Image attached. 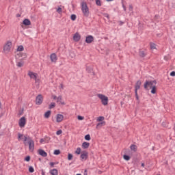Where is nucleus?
Listing matches in <instances>:
<instances>
[{"instance_id": "f704fd0d", "label": "nucleus", "mask_w": 175, "mask_h": 175, "mask_svg": "<svg viewBox=\"0 0 175 175\" xmlns=\"http://www.w3.org/2000/svg\"><path fill=\"white\" fill-rule=\"evenodd\" d=\"M24 65V63L23 62H18L16 66H18V68H21V66H23Z\"/></svg>"}, {"instance_id": "79ce46f5", "label": "nucleus", "mask_w": 175, "mask_h": 175, "mask_svg": "<svg viewBox=\"0 0 175 175\" xmlns=\"http://www.w3.org/2000/svg\"><path fill=\"white\" fill-rule=\"evenodd\" d=\"M135 94L136 100L139 101V94H137V92H136V90L135 91Z\"/></svg>"}, {"instance_id": "20e7f679", "label": "nucleus", "mask_w": 175, "mask_h": 175, "mask_svg": "<svg viewBox=\"0 0 175 175\" xmlns=\"http://www.w3.org/2000/svg\"><path fill=\"white\" fill-rule=\"evenodd\" d=\"M3 51L5 54H9L12 51V42L8 41L3 46Z\"/></svg>"}, {"instance_id": "a19ab883", "label": "nucleus", "mask_w": 175, "mask_h": 175, "mask_svg": "<svg viewBox=\"0 0 175 175\" xmlns=\"http://www.w3.org/2000/svg\"><path fill=\"white\" fill-rule=\"evenodd\" d=\"M57 13H62V8H61L60 7H59V8L57 9Z\"/></svg>"}, {"instance_id": "c756f323", "label": "nucleus", "mask_w": 175, "mask_h": 175, "mask_svg": "<svg viewBox=\"0 0 175 175\" xmlns=\"http://www.w3.org/2000/svg\"><path fill=\"white\" fill-rule=\"evenodd\" d=\"M123 158H124V159H125V161H129V159H131V157L126 154H124L123 156Z\"/></svg>"}, {"instance_id": "49530a36", "label": "nucleus", "mask_w": 175, "mask_h": 175, "mask_svg": "<svg viewBox=\"0 0 175 175\" xmlns=\"http://www.w3.org/2000/svg\"><path fill=\"white\" fill-rule=\"evenodd\" d=\"M170 76L174 77L175 76V72L174 71L171 72Z\"/></svg>"}, {"instance_id": "9d476101", "label": "nucleus", "mask_w": 175, "mask_h": 175, "mask_svg": "<svg viewBox=\"0 0 175 175\" xmlns=\"http://www.w3.org/2000/svg\"><path fill=\"white\" fill-rule=\"evenodd\" d=\"M18 140H23V142H28V137H27V136L23 135V134H21V133H18Z\"/></svg>"}, {"instance_id": "72a5a7b5", "label": "nucleus", "mask_w": 175, "mask_h": 175, "mask_svg": "<svg viewBox=\"0 0 175 175\" xmlns=\"http://www.w3.org/2000/svg\"><path fill=\"white\" fill-rule=\"evenodd\" d=\"M96 4L97 6H102V3L100 2V0H96Z\"/></svg>"}, {"instance_id": "f03ea898", "label": "nucleus", "mask_w": 175, "mask_h": 175, "mask_svg": "<svg viewBox=\"0 0 175 175\" xmlns=\"http://www.w3.org/2000/svg\"><path fill=\"white\" fill-rule=\"evenodd\" d=\"M81 10L83 17L90 16V8H88V5H87V3L85 1H82L81 3Z\"/></svg>"}, {"instance_id": "864d4df0", "label": "nucleus", "mask_w": 175, "mask_h": 175, "mask_svg": "<svg viewBox=\"0 0 175 175\" xmlns=\"http://www.w3.org/2000/svg\"><path fill=\"white\" fill-rule=\"evenodd\" d=\"M83 175H87V170H85V172H84Z\"/></svg>"}, {"instance_id": "a211bd4d", "label": "nucleus", "mask_w": 175, "mask_h": 175, "mask_svg": "<svg viewBox=\"0 0 175 175\" xmlns=\"http://www.w3.org/2000/svg\"><path fill=\"white\" fill-rule=\"evenodd\" d=\"M49 140H50V138L46 137V138H42L40 140V143H41L42 144H44L46 143L49 142Z\"/></svg>"}, {"instance_id": "9b49d317", "label": "nucleus", "mask_w": 175, "mask_h": 175, "mask_svg": "<svg viewBox=\"0 0 175 175\" xmlns=\"http://www.w3.org/2000/svg\"><path fill=\"white\" fill-rule=\"evenodd\" d=\"M38 152L39 155H41V157H43L44 158H46V157H47V152L43 150V149H39L38 150Z\"/></svg>"}, {"instance_id": "aec40b11", "label": "nucleus", "mask_w": 175, "mask_h": 175, "mask_svg": "<svg viewBox=\"0 0 175 175\" xmlns=\"http://www.w3.org/2000/svg\"><path fill=\"white\" fill-rule=\"evenodd\" d=\"M50 173L51 175H58V170H57L56 169H53L50 171Z\"/></svg>"}, {"instance_id": "de8ad7c7", "label": "nucleus", "mask_w": 175, "mask_h": 175, "mask_svg": "<svg viewBox=\"0 0 175 175\" xmlns=\"http://www.w3.org/2000/svg\"><path fill=\"white\" fill-rule=\"evenodd\" d=\"M59 88L62 89V90H64V85L60 84Z\"/></svg>"}, {"instance_id": "1a4fd4ad", "label": "nucleus", "mask_w": 175, "mask_h": 175, "mask_svg": "<svg viewBox=\"0 0 175 175\" xmlns=\"http://www.w3.org/2000/svg\"><path fill=\"white\" fill-rule=\"evenodd\" d=\"M87 158H88V152L84 151L81 154V161H87Z\"/></svg>"}, {"instance_id": "4d7b16f0", "label": "nucleus", "mask_w": 175, "mask_h": 175, "mask_svg": "<svg viewBox=\"0 0 175 175\" xmlns=\"http://www.w3.org/2000/svg\"><path fill=\"white\" fill-rule=\"evenodd\" d=\"M107 2H111V1H113V0H107Z\"/></svg>"}, {"instance_id": "603ef678", "label": "nucleus", "mask_w": 175, "mask_h": 175, "mask_svg": "<svg viewBox=\"0 0 175 175\" xmlns=\"http://www.w3.org/2000/svg\"><path fill=\"white\" fill-rule=\"evenodd\" d=\"M50 165L53 167V166H54V163L51 162V163H50Z\"/></svg>"}, {"instance_id": "39448f33", "label": "nucleus", "mask_w": 175, "mask_h": 175, "mask_svg": "<svg viewBox=\"0 0 175 175\" xmlns=\"http://www.w3.org/2000/svg\"><path fill=\"white\" fill-rule=\"evenodd\" d=\"M27 143L29 144V150L31 151V152H32L35 148V142L33 140H32V139L29 137L27 139Z\"/></svg>"}, {"instance_id": "6ab92c4d", "label": "nucleus", "mask_w": 175, "mask_h": 175, "mask_svg": "<svg viewBox=\"0 0 175 175\" xmlns=\"http://www.w3.org/2000/svg\"><path fill=\"white\" fill-rule=\"evenodd\" d=\"M88 147H90V143H88V142H83L82 144V148L85 149V148H88Z\"/></svg>"}, {"instance_id": "bb28decb", "label": "nucleus", "mask_w": 175, "mask_h": 175, "mask_svg": "<svg viewBox=\"0 0 175 175\" xmlns=\"http://www.w3.org/2000/svg\"><path fill=\"white\" fill-rule=\"evenodd\" d=\"M53 154L54 155H59L61 154V151L59 150H55Z\"/></svg>"}, {"instance_id": "58836bf2", "label": "nucleus", "mask_w": 175, "mask_h": 175, "mask_svg": "<svg viewBox=\"0 0 175 175\" xmlns=\"http://www.w3.org/2000/svg\"><path fill=\"white\" fill-rule=\"evenodd\" d=\"M77 119H78L79 121H83V120H84V116H78Z\"/></svg>"}, {"instance_id": "7c9ffc66", "label": "nucleus", "mask_w": 175, "mask_h": 175, "mask_svg": "<svg viewBox=\"0 0 175 175\" xmlns=\"http://www.w3.org/2000/svg\"><path fill=\"white\" fill-rule=\"evenodd\" d=\"M139 55L140 57H146V53L144 51H139Z\"/></svg>"}, {"instance_id": "f3484780", "label": "nucleus", "mask_w": 175, "mask_h": 175, "mask_svg": "<svg viewBox=\"0 0 175 175\" xmlns=\"http://www.w3.org/2000/svg\"><path fill=\"white\" fill-rule=\"evenodd\" d=\"M57 103H60V105H65V102L62 101V96H59L57 98Z\"/></svg>"}, {"instance_id": "412c9836", "label": "nucleus", "mask_w": 175, "mask_h": 175, "mask_svg": "<svg viewBox=\"0 0 175 175\" xmlns=\"http://www.w3.org/2000/svg\"><path fill=\"white\" fill-rule=\"evenodd\" d=\"M23 24L24 25H31V21H29V19H25L23 21Z\"/></svg>"}, {"instance_id": "4c0bfd02", "label": "nucleus", "mask_w": 175, "mask_h": 175, "mask_svg": "<svg viewBox=\"0 0 175 175\" xmlns=\"http://www.w3.org/2000/svg\"><path fill=\"white\" fill-rule=\"evenodd\" d=\"M25 161H26V162H29V161H31V157L27 156V157L25 158Z\"/></svg>"}, {"instance_id": "393cba45", "label": "nucleus", "mask_w": 175, "mask_h": 175, "mask_svg": "<svg viewBox=\"0 0 175 175\" xmlns=\"http://www.w3.org/2000/svg\"><path fill=\"white\" fill-rule=\"evenodd\" d=\"M81 152V148H77L76 151H75V154H77L78 155H80Z\"/></svg>"}, {"instance_id": "b1692460", "label": "nucleus", "mask_w": 175, "mask_h": 175, "mask_svg": "<svg viewBox=\"0 0 175 175\" xmlns=\"http://www.w3.org/2000/svg\"><path fill=\"white\" fill-rule=\"evenodd\" d=\"M150 49L152 50H155V49H157V45L155 44H154V43H151L150 44Z\"/></svg>"}, {"instance_id": "7ed1b4c3", "label": "nucleus", "mask_w": 175, "mask_h": 175, "mask_svg": "<svg viewBox=\"0 0 175 175\" xmlns=\"http://www.w3.org/2000/svg\"><path fill=\"white\" fill-rule=\"evenodd\" d=\"M97 96L100 99L101 103L103 106H107V105H109V98L107 96L102 94H97Z\"/></svg>"}, {"instance_id": "2f4dec72", "label": "nucleus", "mask_w": 175, "mask_h": 175, "mask_svg": "<svg viewBox=\"0 0 175 175\" xmlns=\"http://www.w3.org/2000/svg\"><path fill=\"white\" fill-rule=\"evenodd\" d=\"M85 139L88 141L91 140V135H90V134H88L85 136Z\"/></svg>"}, {"instance_id": "a878e982", "label": "nucleus", "mask_w": 175, "mask_h": 175, "mask_svg": "<svg viewBox=\"0 0 175 175\" xmlns=\"http://www.w3.org/2000/svg\"><path fill=\"white\" fill-rule=\"evenodd\" d=\"M23 50H24V46H23V45H20L17 48V51H23Z\"/></svg>"}, {"instance_id": "2eb2a0df", "label": "nucleus", "mask_w": 175, "mask_h": 175, "mask_svg": "<svg viewBox=\"0 0 175 175\" xmlns=\"http://www.w3.org/2000/svg\"><path fill=\"white\" fill-rule=\"evenodd\" d=\"M140 85H142V81H137L135 84V91H136V92H137L138 90H140Z\"/></svg>"}, {"instance_id": "c85d7f7f", "label": "nucleus", "mask_w": 175, "mask_h": 175, "mask_svg": "<svg viewBox=\"0 0 175 175\" xmlns=\"http://www.w3.org/2000/svg\"><path fill=\"white\" fill-rule=\"evenodd\" d=\"M72 159H73V154L69 153L68 155V161H72Z\"/></svg>"}, {"instance_id": "ddd939ff", "label": "nucleus", "mask_w": 175, "mask_h": 175, "mask_svg": "<svg viewBox=\"0 0 175 175\" xmlns=\"http://www.w3.org/2000/svg\"><path fill=\"white\" fill-rule=\"evenodd\" d=\"M64 120V116L61 114H57L56 117V121L57 122H61Z\"/></svg>"}, {"instance_id": "dca6fc26", "label": "nucleus", "mask_w": 175, "mask_h": 175, "mask_svg": "<svg viewBox=\"0 0 175 175\" xmlns=\"http://www.w3.org/2000/svg\"><path fill=\"white\" fill-rule=\"evenodd\" d=\"M51 61L52 62H57V55H55V53L51 55Z\"/></svg>"}, {"instance_id": "c03bdc74", "label": "nucleus", "mask_w": 175, "mask_h": 175, "mask_svg": "<svg viewBox=\"0 0 175 175\" xmlns=\"http://www.w3.org/2000/svg\"><path fill=\"white\" fill-rule=\"evenodd\" d=\"M86 70H88L90 73H91V72H92V68L90 67H87Z\"/></svg>"}, {"instance_id": "13d9d810", "label": "nucleus", "mask_w": 175, "mask_h": 175, "mask_svg": "<svg viewBox=\"0 0 175 175\" xmlns=\"http://www.w3.org/2000/svg\"><path fill=\"white\" fill-rule=\"evenodd\" d=\"M42 175H44V172H42Z\"/></svg>"}, {"instance_id": "5701e85b", "label": "nucleus", "mask_w": 175, "mask_h": 175, "mask_svg": "<svg viewBox=\"0 0 175 175\" xmlns=\"http://www.w3.org/2000/svg\"><path fill=\"white\" fill-rule=\"evenodd\" d=\"M137 147L136 146V145H131V151H134L135 152L137 150Z\"/></svg>"}, {"instance_id": "37998d69", "label": "nucleus", "mask_w": 175, "mask_h": 175, "mask_svg": "<svg viewBox=\"0 0 175 175\" xmlns=\"http://www.w3.org/2000/svg\"><path fill=\"white\" fill-rule=\"evenodd\" d=\"M62 133V130H59L56 132V135H57V136H59V135H61Z\"/></svg>"}, {"instance_id": "a18cd8bd", "label": "nucleus", "mask_w": 175, "mask_h": 175, "mask_svg": "<svg viewBox=\"0 0 175 175\" xmlns=\"http://www.w3.org/2000/svg\"><path fill=\"white\" fill-rule=\"evenodd\" d=\"M122 8L124 12H126V7L125 6V5L122 4Z\"/></svg>"}, {"instance_id": "6e6d98bb", "label": "nucleus", "mask_w": 175, "mask_h": 175, "mask_svg": "<svg viewBox=\"0 0 175 175\" xmlns=\"http://www.w3.org/2000/svg\"><path fill=\"white\" fill-rule=\"evenodd\" d=\"M2 109V104L0 103V109Z\"/></svg>"}, {"instance_id": "e433bc0d", "label": "nucleus", "mask_w": 175, "mask_h": 175, "mask_svg": "<svg viewBox=\"0 0 175 175\" xmlns=\"http://www.w3.org/2000/svg\"><path fill=\"white\" fill-rule=\"evenodd\" d=\"M105 122H101L100 123H98L96 126H103V125H105Z\"/></svg>"}, {"instance_id": "ea45409f", "label": "nucleus", "mask_w": 175, "mask_h": 175, "mask_svg": "<svg viewBox=\"0 0 175 175\" xmlns=\"http://www.w3.org/2000/svg\"><path fill=\"white\" fill-rule=\"evenodd\" d=\"M71 20H72V21H75V20H76V15L75 14H72L70 16Z\"/></svg>"}, {"instance_id": "6e6552de", "label": "nucleus", "mask_w": 175, "mask_h": 175, "mask_svg": "<svg viewBox=\"0 0 175 175\" xmlns=\"http://www.w3.org/2000/svg\"><path fill=\"white\" fill-rule=\"evenodd\" d=\"M36 105H42L43 103V96L41 94L38 95L36 98Z\"/></svg>"}, {"instance_id": "c9c22d12", "label": "nucleus", "mask_w": 175, "mask_h": 175, "mask_svg": "<svg viewBox=\"0 0 175 175\" xmlns=\"http://www.w3.org/2000/svg\"><path fill=\"white\" fill-rule=\"evenodd\" d=\"M103 120H105V117L103 116H100L97 118V121L98 122L103 121Z\"/></svg>"}, {"instance_id": "4be33fe9", "label": "nucleus", "mask_w": 175, "mask_h": 175, "mask_svg": "<svg viewBox=\"0 0 175 175\" xmlns=\"http://www.w3.org/2000/svg\"><path fill=\"white\" fill-rule=\"evenodd\" d=\"M51 115V111H47L44 113V117H45V118H49Z\"/></svg>"}, {"instance_id": "bf43d9fd", "label": "nucleus", "mask_w": 175, "mask_h": 175, "mask_svg": "<svg viewBox=\"0 0 175 175\" xmlns=\"http://www.w3.org/2000/svg\"><path fill=\"white\" fill-rule=\"evenodd\" d=\"M77 175H81V174H77Z\"/></svg>"}, {"instance_id": "4468645a", "label": "nucleus", "mask_w": 175, "mask_h": 175, "mask_svg": "<svg viewBox=\"0 0 175 175\" xmlns=\"http://www.w3.org/2000/svg\"><path fill=\"white\" fill-rule=\"evenodd\" d=\"M81 36L80 34H79V33H76L74 36H73V40H75V42H79V40H80Z\"/></svg>"}, {"instance_id": "473e14b6", "label": "nucleus", "mask_w": 175, "mask_h": 175, "mask_svg": "<svg viewBox=\"0 0 175 175\" xmlns=\"http://www.w3.org/2000/svg\"><path fill=\"white\" fill-rule=\"evenodd\" d=\"M29 172L30 173H33V172H35V170L33 169V167L30 166V167H29Z\"/></svg>"}, {"instance_id": "0eeeda50", "label": "nucleus", "mask_w": 175, "mask_h": 175, "mask_svg": "<svg viewBox=\"0 0 175 175\" xmlns=\"http://www.w3.org/2000/svg\"><path fill=\"white\" fill-rule=\"evenodd\" d=\"M28 76L30 77V79H32L33 80H35L36 81H38V74H36L32 71H29Z\"/></svg>"}, {"instance_id": "423d86ee", "label": "nucleus", "mask_w": 175, "mask_h": 175, "mask_svg": "<svg viewBox=\"0 0 175 175\" xmlns=\"http://www.w3.org/2000/svg\"><path fill=\"white\" fill-rule=\"evenodd\" d=\"M27 124V120H25V117H22L18 122V125L21 128H24L25 124Z\"/></svg>"}, {"instance_id": "3c124183", "label": "nucleus", "mask_w": 175, "mask_h": 175, "mask_svg": "<svg viewBox=\"0 0 175 175\" xmlns=\"http://www.w3.org/2000/svg\"><path fill=\"white\" fill-rule=\"evenodd\" d=\"M105 17H107V18H109V15L107 14H105Z\"/></svg>"}, {"instance_id": "8fccbe9b", "label": "nucleus", "mask_w": 175, "mask_h": 175, "mask_svg": "<svg viewBox=\"0 0 175 175\" xmlns=\"http://www.w3.org/2000/svg\"><path fill=\"white\" fill-rule=\"evenodd\" d=\"M53 98L54 100H55V99H57L58 97H57V96H55V95H53Z\"/></svg>"}, {"instance_id": "09e8293b", "label": "nucleus", "mask_w": 175, "mask_h": 175, "mask_svg": "<svg viewBox=\"0 0 175 175\" xmlns=\"http://www.w3.org/2000/svg\"><path fill=\"white\" fill-rule=\"evenodd\" d=\"M132 9H133V7L132 6V5H129V10H132Z\"/></svg>"}, {"instance_id": "f257e3e1", "label": "nucleus", "mask_w": 175, "mask_h": 175, "mask_svg": "<svg viewBox=\"0 0 175 175\" xmlns=\"http://www.w3.org/2000/svg\"><path fill=\"white\" fill-rule=\"evenodd\" d=\"M144 88L145 90H147L148 91H150L151 90L150 92L151 94H157V81H146L144 84Z\"/></svg>"}, {"instance_id": "f8f14e48", "label": "nucleus", "mask_w": 175, "mask_h": 175, "mask_svg": "<svg viewBox=\"0 0 175 175\" xmlns=\"http://www.w3.org/2000/svg\"><path fill=\"white\" fill-rule=\"evenodd\" d=\"M85 42L88 44L92 43L94 42V37L92 36H88L85 38Z\"/></svg>"}, {"instance_id": "5fc2aeb1", "label": "nucleus", "mask_w": 175, "mask_h": 175, "mask_svg": "<svg viewBox=\"0 0 175 175\" xmlns=\"http://www.w3.org/2000/svg\"><path fill=\"white\" fill-rule=\"evenodd\" d=\"M142 167H144V163H142Z\"/></svg>"}, {"instance_id": "cd10ccee", "label": "nucleus", "mask_w": 175, "mask_h": 175, "mask_svg": "<svg viewBox=\"0 0 175 175\" xmlns=\"http://www.w3.org/2000/svg\"><path fill=\"white\" fill-rule=\"evenodd\" d=\"M55 107V103H51L49 107V109H54Z\"/></svg>"}]
</instances>
